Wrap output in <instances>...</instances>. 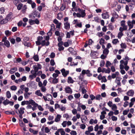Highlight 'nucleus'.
I'll return each mask as SVG.
<instances>
[{
	"mask_svg": "<svg viewBox=\"0 0 135 135\" xmlns=\"http://www.w3.org/2000/svg\"><path fill=\"white\" fill-rule=\"evenodd\" d=\"M78 13L76 14V16L79 18H84L86 16L85 10L81 9H78Z\"/></svg>",
	"mask_w": 135,
	"mask_h": 135,
	"instance_id": "1",
	"label": "nucleus"
},
{
	"mask_svg": "<svg viewBox=\"0 0 135 135\" xmlns=\"http://www.w3.org/2000/svg\"><path fill=\"white\" fill-rule=\"evenodd\" d=\"M2 41L4 42V45L7 47H9L10 46V44L9 41L7 40L6 37L4 36L3 38Z\"/></svg>",
	"mask_w": 135,
	"mask_h": 135,
	"instance_id": "2",
	"label": "nucleus"
},
{
	"mask_svg": "<svg viewBox=\"0 0 135 135\" xmlns=\"http://www.w3.org/2000/svg\"><path fill=\"white\" fill-rule=\"evenodd\" d=\"M41 65L38 63H37L36 64L33 65V68L34 69L35 72L37 73L39 69H40L41 68Z\"/></svg>",
	"mask_w": 135,
	"mask_h": 135,
	"instance_id": "3",
	"label": "nucleus"
},
{
	"mask_svg": "<svg viewBox=\"0 0 135 135\" xmlns=\"http://www.w3.org/2000/svg\"><path fill=\"white\" fill-rule=\"evenodd\" d=\"M129 58L128 56H126L123 60H121L120 62V64L123 65V64L124 63H128V61L129 60Z\"/></svg>",
	"mask_w": 135,
	"mask_h": 135,
	"instance_id": "4",
	"label": "nucleus"
},
{
	"mask_svg": "<svg viewBox=\"0 0 135 135\" xmlns=\"http://www.w3.org/2000/svg\"><path fill=\"white\" fill-rule=\"evenodd\" d=\"M61 71L62 75L64 77L66 76L67 75L69 74V71H66L64 69H62Z\"/></svg>",
	"mask_w": 135,
	"mask_h": 135,
	"instance_id": "5",
	"label": "nucleus"
},
{
	"mask_svg": "<svg viewBox=\"0 0 135 135\" xmlns=\"http://www.w3.org/2000/svg\"><path fill=\"white\" fill-rule=\"evenodd\" d=\"M106 112L105 111H103L101 112V115H100V120L103 119L105 117Z\"/></svg>",
	"mask_w": 135,
	"mask_h": 135,
	"instance_id": "6",
	"label": "nucleus"
},
{
	"mask_svg": "<svg viewBox=\"0 0 135 135\" xmlns=\"http://www.w3.org/2000/svg\"><path fill=\"white\" fill-rule=\"evenodd\" d=\"M61 116L59 114H57L55 119V121L56 122H59L60 121Z\"/></svg>",
	"mask_w": 135,
	"mask_h": 135,
	"instance_id": "7",
	"label": "nucleus"
},
{
	"mask_svg": "<svg viewBox=\"0 0 135 135\" xmlns=\"http://www.w3.org/2000/svg\"><path fill=\"white\" fill-rule=\"evenodd\" d=\"M98 123V120L96 119H91L89 121V123L91 124H96Z\"/></svg>",
	"mask_w": 135,
	"mask_h": 135,
	"instance_id": "8",
	"label": "nucleus"
},
{
	"mask_svg": "<svg viewBox=\"0 0 135 135\" xmlns=\"http://www.w3.org/2000/svg\"><path fill=\"white\" fill-rule=\"evenodd\" d=\"M134 92L133 90H129L127 93L126 94L129 96L132 97L134 94Z\"/></svg>",
	"mask_w": 135,
	"mask_h": 135,
	"instance_id": "9",
	"label": "nucleus"
},
{
	"mask_svg": "<svg viewBox=\"0 0 135 135\" xmlns=\"http://www.w3.org/2000/svg\"><path fill=\"white\" fill-rule=\"evenodd\" d=\"M120 73L122 75L124 74H125L126 72L123 69H124L123 65L120 64Z\"/></svg>",
	"mask_w": 135,
	"mask_h": 135,
	"instance_id": "10",
	"label": "nucleus"
},
{
	"mask_svg": "<svg viewBox=\"0 0 135 135\" xmlns=\"http://www.w3.org/2000/svg\"><path fill=\"white\" fill-rule=\"evenodd\" d=\"M37 75V73L35 72L34 73L30 75H29V78L31 80H33L34 78H35Z\"/></svg>",
	"mask_w": 135,
	"mask_h": 135,
	"instance_id": "11",
	"label": "nucleus"
},
{
	"mask_svg": "<svg viewBox=\"0 0 135 135\" xmlns=\"http://www.w3.org/2000/svg\"><path fill=\"white\" fill-rule=\"evenodd\" d=\"M50 44L49 41H46V40H43L41 42V45L42 46H48Z\"/></svg>",
	"mask_w": 135,
	"mask_h": 135,
	"instance_id": "12",
	"label": "nucleus"
},
{
	"mask_svg": "<svg viewBox=\"0 0 135 135\" xmlns=\"http://www.w3.org/2000/svg\"><path fill=\"white\" fill-rule=\"evenodd\" d=\"M72 44V41L70 40H68L67 42H65L64 43V45L65 47H68L69 45Z\"/></svg>",
	"mask_w": 135,
	"mask_h": 135,
	"instance_id": "13",
	"label": "nucleus"
},
{
	"mask_svg": "<svg viewBox=\"0 0 135 135\" xmlns=\"http://www.w3.org/2000/svg\"><path fill=\"white\" fill-rule=\"evenodd\" d=\"M102 18L104 19H107L109 17V15L108 12L103 13L102 15Z\"/></svg>",
	"mask_w": 135,
	"mask_h": 135,
	"instance_id": "14",
	"label": "nucleus"
},
{
	"mask_svg": "<svg viewBox=\"0 0 135 135\" xmlns=\"http://www.w3.org/2000/svg\"><path fill=\"white\" fill-rule=\"evenodd\" d=\"M64 28L65 29L68 30L70 28V25L68 22H65L64 23Z\"/></svg>",
	"mask_w": 135,
	"mask_h": 135,
	"instance_id": "15",
	"label": "nucleus"
},
{
	"mask_svg": "<svg viewBox=\"0 0 135 135\" xmlns=\"http://www.w3.org/2000/svg\"><path fill=\"white\" fill-rule=\"evenodd\" d=\"M121 26L124 28L125 30H127V27L125 25V21L124 20H122L120 22Z\"/></svg>",
	"mask_w": 135,
	"mask_h": 135,
	"instance_id": "16",
	"label": "nucleus"
},
{
	"mask_svg": "<svg viewBox=\"0 0 135 135\" xmlns=\"http://www.w3.org/2000/svg\"><path fill=\"white\" fill-rule=\"evenodd\" d=\"M127 24L129 27V30L133 28V25L132 24L131 21H128L127 22Z\"/></svg>",
	"mask_w": 135,
	"mask_h": 135,
	"instance_id": "17",
	"label": "nucleus"
},
{
	"mask_svg": "<svg viewBox=\"0 0 135 135\" xmlns=\"http://www.w3.org/2000/svg\"><path fill=\"white\" fill-rule=\"evenodd\" d=\"M29 104H31L33 105H38V104L36 103L32 99H30L28 100Z\"/></svg>",
	"mask_w": 135,
	"mask_h": 135,
	"instance_id": "18",
	"label": "nucleus"
},
{
	"mask_svg": "<svg viewBox=\"0 0 135 135\" xmlns=\"http://www.w3.org/2000/svg\"><path fill=\"white\" fill-rule=\"evenodd\" d=\"M65 92L66 93H72V90L71 88L68 87L66 88L65 89Z\"/></svg>",
	"mask_w": 135,
	"mask_h": 135,
	"instance_id": "19",
	"label": "nucleus"
},
{
	"mask_svg": "<svg viewBox=\"0 0 135 135\" xmlns=\"http://www.w3.org/2000/svg\"><path fill=\"white\" fill-rule=\"evenodd\" d=\"M25 109L24 108L21 107L18 110L19 113L23 114L24 113V110Z\"/></svg>",
	"mask_w": 135,
	"mask_h": 135,
	"instance_id": "20",
	"label": "nucleus"
},
{
	"mask_svg": "<svg viewBox=\"0 0 135 135\" xmlns=\"http://www.w3.org/2000/svg\"><path fill=\"white\" fill-rule=\"evenodd\" d=\"M128 63H124L123 64L124 69H125L126 71H127L129 69V67L127 65Z\"/></svg>",
	"mask_w": 135,
	"mask_h": 135,
	"instance_id": "21",
	"label": "nucleus"
},
{
	"mask_svg": "<svg viewBox=\"0 0 135 135\" xmlns=\"http://www.w3.org/2000/svg\"><path fill=\"white\" fill-rule=\"evenodd\" d=\"M29 131L35 135L37 134L38 132L37 131L34 130L32 128L29 129Z\"/></svg>",
	"mask_w": 135,
	"mask_h": 135,
	"instance_id": "22",
	"label": "nucleus"
},
{
	"mask_svg": "<svg viewBox=\"0 0 135 135\" xmlns=\"http://www.w3.org/2000/svg\"><path fill=\"white\" fill-rule=\"evenodd\" d=\"M17 69L16 68H13L11 69L10 71L9 72L11 74H12L14 73L16 71H17Z\"/></svg>",
	"mask_w": 135,
	"mask_h": 135,
	"instance_id": "23",
	"label": "nucleus"
},
{
	"mask_svg": "<svg viewBox=\"0 0 135 135\" xmlns=\"http://www.w3.org/2000/svg\"><path fill=\"white\" fill-rule=\"evenodd\" d=\"M12 13H10L7 15L6 18L8 21L10 20L12 18Z\"/></svg>",
	"mask_w": 135,
	"mask_h": 135,
	"instance_id": "24",
	"label": "nucleus"
},
{
	"mask_svg": "<svg viewBox=\"0 0 135 135\" xmlns=\"http://www.w3.org/2000/svg\"><path fill=\"white\" fill-rule=\"evenodd\" d=\"M31 94V93H26L24 94V97L25 98L27 99L29 97L30 95Z\"/></svg>",
	"mask_w": 135,
	"mask_h": 135,
	"instance_id": "25",
	"label": "nucleus"
},
{
	"mask_svg": "<svg viewBox=\"0 0 135 135\" xmlns=\"http://www.w3.org/2000/svg\"><path fill=\"white\" fill-rule=\"evenodd\" d=\"M8 21V20L6 18L5 19H3L1 21L0 23L1 24H3L7 23Z\"/></svg>",
	"mask_w": 135,
	"mask_h": 135,
	"instance_id": "26",
	"label": "nucleus"
},
{
	"mask_svg": "<svg viewBox=\"0 0 135 135\" xmlns=\"http://www.w3.org/2000/svg\"><path fill=\"white\" fill-rule=\"evenodd\" d=\"M68 82L69 83H73L74 80L71 77H68Z\"/></svg>",
	"mask_w": 135,
	"mask_h": 135,
	"instance_id": "27",
	"label": "nucleus"
},
{
	"mask_svg": "<svg viewBox=\"0 0 135 135\" xmlns=\"http://www.w3.org/2000/svg\"><path fill=\"white\" fill-rule=\"evenodd\" d=\"M59 131H60L61 135H65V133L63 128L59 129Z\"/></svg>",
	"mask_w": 135,
	"mask_h": 135,
	"instance_id": "28",
	"label": "nucleus"
},
{
	"mask_svg": "<svg viewBox=\"0 0 135 135\" xmlns=\"http://www.w3.org/2000/svg\"><path fill=\"white\" fill-rule=\"evenodd\" d=\"M109 52V51L108 49L105 48L103 50V53L104 55H107L108 53Z\"/></svg>",
	"mask_w": 135,
	"mask_h": 135,
	"instance_id": "29",
	"label": "nucleus"
},
{
	"mask_svg": "<svg viewBox=\"0 0 135 135\" xmlns=\"http://www.w3.org/2000/svg\"><path fill=\"white\" fill-rule=\"evenodd\" d=\"M35 94L36 95L40 96H42V94L40 90H37L35 92Z\"/></svg>",
	"mask_w": 135,
	"mask_h": 135,
	"instance_id": "30",
	"label": "nucleus"
},
{
	"mask_svg": "<svg viewBox=\"0 0 135 135\" xmlns=\"http://www.w3.org/2000/svg\"><path fill=\"white\" fill-rule=\"evenodd\" d=\"M117 109V107L116 105L115 104H113V105L111 107V109L113 110H114Z\"/></svg>",
	"mask_w": 135,
	"mask_h": 135,
	"instance_id": "31",
	"label": "nucleus"
},
{
	"mask_svg": "<svg viewBox=\"0 0 135 135\" xmlns=\"http://www.w3.org/2000/svg\"><path fill=\"white\" fill-rule=\"evenodd\" d=\"M28 101H24L21 102V104L22 105H24L25 104H29Z\"/></svg>",
	"mask_w": 135,
	"mask_h": 135,
	"instance_id": "32",
	"label": "nucleus"
},
{
	"mask_svg": "<svg viewBox=\"0 0 135 135\" xmlns=\"http://www.w3.org/2000/svg\"><path fill=\"white\" fill-rule=\"evenodd\" d=\"M45 132L46 133H48L50 132V130L47 127H46L44 128Z\"/></svg>",
	"mask_w": 135,
	"mask_h": 135,
	"instance_id": "33",
	"label": "nucleus"
},
{
	"mask_svg": "<svg viewBox=\"0 0 135 135\" xmlns=\"http://www.w3.org/2000/svg\"><path fill=\"white\" fill-rule=\"evenodd\" d=\"M5 33L7 36H8L11 35V32L8 30H6L5 31Z\"/></svg>",
	"mask_w": 135,
	"mask_h": 135,
	"instance_id": "34",
	"label": "nucleus"
},
{
	"mask_svg": "<svg viewBox=\"0 0 135 135\" xmlns=\"http://www.w3.org/2000/svg\"><path fill=\"white\" fill-rule=\"evenodd\" d=\"M33 58L34 60L36 61H37L39 60L38 56L37 55H36L34 56Z\"/></svg>",
	"mask_w": 135,
	"mask_h": 135,
	"instance_id": "35",
	"label": "nucleus"
},
{
	"mask_svg": "<svg viewBox=\"0 0 135 135\" xmlns=\"http://www.w3.org/2000/svg\"><path fill=\"white\" fill-rule=\"evenodd\" d=\"M119 41L117 39H115L112 41V43L114 44H116L117 43L119 42Z\"/></svg>",
	"mask_w": 135,
	"mask_h": 135,
	"instance_id": "36",
	"label": "nucleus"
},
{
	"mask_svg": "<svg viewBox=\"0 0 135 135\" xmlns=\"http://www.w3.org/2000/svg\"><path fill=\"white\" fill-rule=\"evenodd\" d=\"M63 117L65 118L66 119H68L69 118V116L67 113L63 115Z\"/></svg>",
	"mask_w": 135,
	"mask_h": 135,
	"instance_id": "37",
	"label": "nucleus"
},
{
	"mask_svg": "<svg viewBox=\"0 0 135 135\" xmlns=\"http://www.w3.org/2000/svg\"><path fill=\"white\" fill-rule=\"evenodd\" d=\"M6 96L8 98H9L11 97V94L9 91H7L6 92Z\"/></svg>",
	"mask_w": 135,
	"mask_h": 135,
	"instance_id": "38",
	"label": "nucleus"
},
{
	"mask_svg": "<svg viewBox=\"0 0 135 135\" xmlns=\"http://www.w3.org/2000/svg\"><path fill=\"white\" fill-rule=\"evenodd\" d=\"M50 62L51 65L52 66H54L55 64V63L53 59L51 60Z\"/></svg>",
	"mask_w": 135,
	"mask_h": 135,
	"instance_id": "39",
	"label": "nucleus"
},
{
	"mask_svg": "<svg viewBox=\"0 0 135 135\" xmlns=\"http://www.w3.org/2000/svg\"><path fill=\"white\" fill-rule=\"evenodd\" d=\"M9 103V101L7 99H6L5 101H4L3 102V104L4 105H6L8 104Z\"/></svg>",
	"mask_w": 135,
	"mask_h": 135,
	"instance_id": "40",
	"label": "nucleus"
},
{
	"mask_svg": "<svg viewBox=\"0 0 135 135\" xmlns=\"http://www.w3.org/2000/svg\"><path fill=\"white\" fill-rule=\"evenodd\" d=\"M36 106H37V108L40 111H43L44 109L40 105H38H38H36Z\"/></svg>",
	"mask_w": 135,
	"mask_h": 135,
	"instance_id": "41",
	"label": "nucleus"
},
{
	"mask_svg": "<svg viewBox=\"0 0 135 135\" xmlns=\"http://www.w3.org/2000/svg\"><path fill=\"white\" fill-rule=\"evenodd\" d=\"M88 130L90 132L92 131L93 130V128L92 126H90L88 127Z\"/></svg>",
	"mask_w": 135,
	"mask_h": 135,
	"instance_id": "42",
	"label": "nucleus"
},
{
	"mask_svg": "<svg viewBox=\"0 0 135 135\" xmlns=\"http://www.w3.org/2000/svg\"><path fill=\"white\" fill-rule=\"evenodd\" d=\"M61 125L63 127H65L66 126V121H64L61 123Z\"/></svg>",
	"mask_w": 135,
	"mask_h": 135,
	"instance_id": "43",
	"label": "nucleus"
},
{
	"mask_svg": "<svg viewBox=\"0 0 135 135\" xmlns=\"http://www.w3.org/2000/svg\"><path fill=\"white\" fill-rule=\"evenodd\" d=\"M19 124L20 126L21 127H25V124L23 123L22 121H20L19 122Z\"/></svg>",
	"mask_w": 135,
	"mask_h": 135,
	"instance_id": "44",
	"label": "nucleus"
},
{
	"mask_svg": "<svg viewBox=\"0 0 135 135\" xmlns=\"http://www.w3.org/2000/svg\"><path fill=\"white\" fill-rule=\"evenodd\" d=\"M123 35V34L122 32H119L118 34V38H120Z\"/></svg>",
	"mask_w": 135,
	"mask_h": 135,
	"instance_id": "45",
	"label": "nucleus"
},
{
	"mask_svg": "<svg viewBox=\"0 0 135 135\" xmlns=\"http://www.w3.org/2000/svg\"><path fill=\"white\" fill-rule=\"evenodd\" d=\"M121 47L123 49H125L126 47V45L124 43H122L120 44Z\"/></svg>",
	"mask_w": 135,
	"mask_h": 135,
	"instance_id": "46",
	"label": "nucleus"
},
{
	"mask_svg": "<svg viewBox=\"0 0 135 135\" xmlns=\"http://www.w3.org/2000/svg\"><path fill=\"white\" fill-rule=\"evenodd\" d=\"M78 9H80L79 8H77L76 7L74 8H73L72 9V10L73 11H75V12H77L78 11Z\"/></svg>",
	"mask_w": 135,
	"mask_h": 135,
	"instance_id": "47",
	"label": "nucleus"
},
{
	"mask_svg": "<svg viewBox=\"0 0 135 135\" xmlns=\"http://www.w3.org/2000/svg\"><path fill=\"white\" fill-rule=\"evenodd\" d=\"M113 97H115L117 96V93L115 92H112L110 94Z\"/></svg>",
	"mask_w": 135,
	"mask_h": 135,
	"instance_id": "48",
	"label": "nucleus"
},
{
	"mask_svg": "<svg viewBox=\"0 0 135 135\" xmlns=\"http://www.w3.org/2000/svg\"><path fill=\"white\" fill-rule=\"evenodd\" d=\"M22 4L20 3L17 6V8L18 10H20L22 6Z\"/></svg>",
	"mask_w": 135,
	"mask_h": 135,
	"instance_id": "49",
	"label": "nucleus"
},
{
	"mask_svg": "<svg viewBox=\"0 0 135 135\" xmlns=\"http://www.w3.org/2000/svg\"><path fill=\"white\" fill-rule=\"evenodd\" d=\"M120 128L119 127H117L115 128V131L117 132H119L120 130Z\"/></svg>",
	"mask_w": 135,
	"mask_h": 135,
	"instance_id": "50",
	"label": "nucleus"
},
{
	"mask_svg": "<svg viewBox=\"0 0 135 135\" xmlns=\"http://www.w3.org/2000/svg\"><path fill=\"white\" fill-rule=\"evenodd\" d=\"M104 40L103 38H101L99 41V43L101 45H103L104 43Z\"/></svg>",
	"mask_w": 135,
	"mask_h": 135,
	"instance_id": "51",
	"label": "nucleus"
},
{
	"mask_svg": "<svg viewBox=\"0 0 135 135\" xmlns=\"http://www.w3.org/2000/svg\"><path fill=\"white\" fill-rule=\"evenodd\" d=\"M58 79L56 78H54L52 80V83L53 84H56L58 82Z\"/></svg>",
	"mask_w": 135,
	"mask_h": 135,
	"instance_id": "52",
	"label": "nucleus"
},
{
	"mask_svg": "<svg viewBox=\"0 0 135 135\" xmlns=\"http://www.w3.org/2000/svg\"><path fill=\"white\" fill-rule=\"evenodd\" d=\"M72 112L74 115H75L77 113V110L75 109H73L72 110Z\"/></svg>",
	"mask_w": 135,
	"mask_h": 135,
	"instance_id": "53",
	"label": "nucleus"
},
{
	"mask_svg": "<svg viewBox=\"0 0 135 135\" xmlns=\"http://www.w3.org/2000/svg\"><path fill=\"white\" fill-rule=\"evenodd\" d=\"M29 39V37H25L23 38V40L24 42H27V41H28Z\"/></svg>",
	"mask_w": 135,
	"mask_h": 135,
	"instance_id": "54",
	"label": "nucleus"
},
{
	"mask_svg": "<svg viewBox=\"0 0 135 135\" xmlns=\"http://www.w3.org/2000/svg\"><path fill=\"white\" fill-rule=\"evenodd\" d=\"M112 119L113 121H116L117 120V117L114 116H112Z\"/></svg>",
	"mask_w": 135,
	"mask_h": 135,
	"instance_id": "55",
	"label": "nucleus"
},
{
	"mask_svg": "<svg viewBox=\"0 0 135 135\" xmlns=\"http://www.w3.org/2000/svg\"><path fill=\"white\" fill-rule=\"evenodd\" d=\"M70 134L71 135H76L77 133L76 132L74 131H72L70 132Z\"/></svg>",
	"mask_w": 135,
	"mask_h": 135,
	"instance_id": "56",
	"label": "nucleus"
},
{
	"mask_svg": "<svg viewBox=\"0 0 135 135\" xmlns=\"http://www.w3.org/2000/svg\"><path fill=\"white\" fill-rule=\"evenodd\" d=\"M12 90H15L17 89V87L15 86H12L10 88Z\"/></svg>",
	"mask_w": 135,
	"mask_h": 135,
	"instance_id": "57",
	"label": "nucleus"
},
{
	"mask_svg": "<svg viewBox=\"0 0 135 135\" xmlns=\"http://www.w3.org/2000/svg\"><path fill=\"white\" fill-rule=\"evenodd\" d=\"M23 44L25 46H26L27 47H30L31 45L30 43L29 42L25 43Z\"/></svg>",
	"mask_w": 135,
	"mask_h": 135,
	"instance_id": "58",
	"label": "nucleus"
},
{
	"mask_svg": "<svg viewBox=\"0 0 135 135\" xmlns=\"http://www.w3.org/2000/svg\"><path fill=\"white\" fill-rule=\"evenodd\" d=\"M103 35L104 33L102 32H98L97 34V35L99 37L102 36Z\"/></svg>",
	"mask_w": 135,
	"mask_h": 135,
	"instance_id": "59",
	"label": "nucleus"
},
{
	"mask_svg": "<svg viewBox=\"0 0 135 135\" xmlns=\"http://www.w3.org/2000/svg\"><path fill=\"white\" fill-rule=\"evenodd\" d=\"M55 56V54L54 53L52 52L51 53L50 56V57L51 58H54Z\"/></svg>",
	"mask_w": 135,
	"mask_h": 135,
	"instance_id": "60",
	"label": "nucleus"
},
{
	"mask_svg": "<svg viewBox=\"0 0 135 135\" xmlns=\"http://www.w3.org/2000/svg\"><path fill=\"white\" fill-rule=\"evenodd\" d=\"M111 65V63L109 61H107L106 62V66L108 67L110 66Z\"/></svg>",
	"mask_w": 135,
	"mask_h": 135,
	"instance_id": "61",
	"label": "nucleus"
},
{
	"mask_svg": "<svg viewBox=\"0 0 135 135\" xmlns=\"http://www.w3.org/2000/svg\"><path fill=\"white\" fill-rule=\"evenodd\" d=\"M65 6L64 5L62 4L60 10L61 11H63L65 9Z\"/></svg>",
	"mask_w": 135,
	"mask_h": 135,
	"instance_id": "62",
	"label": "nucleus"
},
{
	"mask_svg": "<svg viewBox=\"0 0 135 135\" xmlns=\"http://www.w3.org/2000/svg\"><path fill=\"white\" fill-rule=\"evenodd\" d=\"M128 40L130 42H131L132 43H135V37H133L132 38V39L131 40L130 39H128Z\"/></svg>",
	"mask_w": 135,
	"mask_h": 135,
	"instance_id": "63",
	"label": "nucleus"
},
{
	"mask_svg": "<svg viewBox=\"0 0 135 135\" xmlns=\"http://www.w3.org/2000/svg\"><path fill=\"white\" fill-rule=\"evenodd\" d=\"M113 104L112 102L110 101H109L107 103L108 105L110 107H111Z\"/></svg>",
	"mask_w": 135,
	"mask_h": 135,
	"instance_id": "64",
	"label": "nucleus"
}]
</instances>
